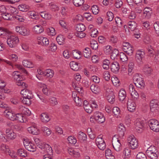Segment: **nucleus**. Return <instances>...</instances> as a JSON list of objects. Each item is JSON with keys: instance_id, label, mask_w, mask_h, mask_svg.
I'll list each match as a JSON object with an SVG mask.
<instances>
[{"instance_id": "nucleus-2", "label": "nucleus", "mask_w": 159, "mask_h": 159, "mask_svg": "<svg viewBox=\"0 0 159 159\" xmlns=\"http://www.w3.org/2000/svg\"><path fill=\"white\" fill-rule=\"evenodd\" d=\"M134 84L138 88H143L145 85V84L142 76L139 74H136L133 77Z\"/></svg>"}, {"instance_id": "nucleus-12", "label": "nucleus", "mask_w": 159, "mask_h": 159, "mask_svg": "<svg viewBox=\"0 0 159 159\" xmlns=\"http://www.w3.org/2000/svg\"><path fill=\"white\" fill-rule=\"evenodd\" d=\"M38 44L43 46H47L49 43V41L48 39L43 36L39 37L37 38Z\"/></svg>"}, {"instance_id": "nucleus-21", "label": "nucleus", "mask_w": 159, "mask_h": 159, "mask_svg": "<svg viewBox=\"0 0 159 159\" xmlns=\"http://www.w3.org/2000/svg\"><path fill=\"white\" fill-rule=\"evenodd\" d=\"M23 65L26 67L32 68L34 67L33 63L29 60H24L22 61Z\"/></svg>"}, {"instance_id": "nucleus-7", "label": "nucleus", "mask_w": 159, "mask_h": 159, "mask_svg": "<svg viewBox=\"0 0 159 159\" xmlns=\"http://www.w3.org/2000/svg\"><path fill=\"white\" fill-rule=\"evenodd\" d=\"M23 144L25 148L29 151L34 152L36 150V147L28 139H23Z\"/></svg>"}, {"instance_id": "nucleus-54", "label": "nucleus", "mask_w": 159, "mask_h": 159, "mask_svg": "<svg viewBox=\"0 0 159 159\" xmlns=\"http://www.w3.org/2000/svg\"><path fill=\"white\" fill-rule=\"evenodd\" d=\"M130 94L132 98L134 101L137 100L139 98V95L136 91H134Z\"/></svg>"}, {"instance_id": "nucleus-35", "label": "nucleus", "mask_w": 159, "mask_h": 159, "mask_svg": "<svg viewBox=\"0 0 159 159\" xmlns=\"http://www.w3.org/2000/svg\"><path fill=\"white\" fill-rule=\"evenodd\" d=\"M83 54L84 56L86 58H89L91 56V51L90 49L88 48H86L83 52Z\"/></svg>"}, {"instance_id": "nucleus-30", "label": "nucleus", "mask_w": 159, "mask_h": 159, "mask_svg": "<svg viewBox=\"0 0 159 159\" xmlns=\"http://www.w3.org/2000/svg\"><path fill=\"white\" fill-rule=\"evenodd\" d=\"M20 111H22L25 115L30 116L31 114V112L28 109L24 107L23 106L20 105L19 107Z\"/></svg>"}, {"instance_id": "nucleus-32", "label": "nucleus", "mask_w": 159, "mask_h": 159, "mask_svg": "<svg viewBox=\"0 0 159 159\" xmlns=\"http://www.w3.org/2000/svg\"><path fill=\"white\" fill-rule=\"evenodd\" d=\"M70 65L71 69L77 71L79 69V66L77 63L73 61L70 63Z\"/></svg>"}, {"instance_id": "nucleus-40", "label": "nucleus", "mask_w": 159, "mask_h": 159, "mask_svg": "<svg viewBox=\"0 0 159 159\" xmlns=\"http://www.w3.org/2000/svg\"><path fill=\"white\" fill-rule=\"evenodd\" d=\"M144 125L143 122L142 121H138L135 124L136 129L137 130H139V129H142Z\"/></svg>"}, {"instance_id": "nucleus-23", "label": "nucleus", "mask_w": 159, "mask_h": 159, "mask_svg": "<svg viewBox=\"0 0 159 159\" xmlns=\"http://www.w3.org/2000/svg\"><path fill=\"white\" fill-rule=\"evenodd\" d=\"M78 138L81 142L85 141L87 139L86 135L83 132L80 131L78 134Z\"/></svg>"}, {"instance_id": "nucleus-9", "label": "nucleus", "mask_w": 159, "mask_h": 159, "mask_svg": "<svg viewBox=\"0 0 159 159\" xmlns=\"http://www.w3.org/2000/svg\"><path fill=\"white\" fill-rule=\"evenodd\" d=\"M122 45V49L124 52L130 56L133 54L134 49L133 47L129 43L127 42L123 43Z\"/></svg>"}, {"instance_id": "nucleus-63", "label": "nucleus", "mask_w": 159, "mask_h": 159, "mask_svg": "<svg viewBox=\"0 0 159 159\" xmlns=\"http://www.w3.org/2000/svg\"><path fill=\"white\" fill-rule=\"evenodd\" d=\"M91 9L93 13L95 15L98 14L99 11L98 7L97 5L93 6Z\"/></svg>"}, {"instance_id": "nucleus-39", "label": "nucleus", "mask_w": 159, "mask_h": 159, "mask_svg": "<svg viewBox=\"0 0 159 159\" xmlns=\"http://www.w3.org/2000/svg\"><path fill=\"white\" fill-rule=\"evenodd\" d=\"M15 120H17L18 121L23 123L24 122V119L25 118L23 114L20 113H18L16 115Z\"/></svg>"}, {"instance_id": "nucleus-49", "label": "nucleus", "mask_w": 159, "mask_h": 159, "mask_svg": "<svg viewBox=\"0 0 159 159\" xmlns=\"http://www.w3.org/2000/svg\"><path fill=\"white\" fill-rule=\"evenodd\" d=\"M120 60L123 62H125L128 60V58L126 55L123 52H120L119 54Z\"/></svg>"}, {"instance_id": "nucleus-6", "label": "nucleus", "mask_w": 159, "mask_h": 159, "mask_svg": "<svg viewBox=\"0 0 159 159\" xmlns=\"http://www.w3.org/2000/svg\"><path fill=\"white\" fill-rule=\"evenodd\" d=\"M129 147L132 149L137 148L138 146V142L136 138L133 135L129 136L127 139Z\"/></svg>"}, {"instance_id": "nucleus-17", "label": "nucleus", "mask_w": 159, "mask_h": 159, "mask_svg": "<svg viewBox=\"0 0 159 159\" xmlns=\"http://www.w3.org/2000/svg\"><path fill=\"white\" fill-rule=\"evenodd\" d=\"M110 67L111 71L115 73H116L118 71L120 68L119 64L117 61L112 62Z\"/></svg>"}, {"instance_id": "nucleus-47", "label": "nucleus", "mask_w": 159, "mask_h": 159, "mask_svg": "<svg viewBox=\"0 0 159 159\" xmlns=\"http://www.w3.org/2000/svg\"><path fill=\"white\" fill-rule=\"evenodd\" d=\"M73 3L76 7H80L84 3V0H73Z\"/></svg>"}, {"instance_id": "nucleus-29", "label": "nucleus", "mask_w": 159, "mask_h": 159, "mask_svg": "<svg viewBox=\"0 0 159 159\" xmlns=\"http://www.w3.org/2000/svg\"><path fill=\"white\" fill-rule=\"evenodd\" d=\"M28 131L33 134L37 135L39 133L38 129L34 126H31L28 128Z\"/></svg>"}, {"instance_id": "nucleus-44", "label": "nucleus", "mask_w": 159, "mask_h": 159, "mask_svg": "<svg viewBox=\"0 0 159 159\" xmlns=\"http://www.w3.org/2000/svg\"><path fill=\"white\" fill-rule=\"evenodd\" d=\"M81 52L76 50L73 51L72 55L74 57L77 59H79L81 57Z\"/></svg>"}, {"instance_id": "nucleus-14", "label": "nucleus", "mask_w": 159, "mask_h": 159, "mask_svg": "<svg viewBox=\"0 0 159 159\" xmlns=\"http://www.w3.org/2000/svg\"><path fill=\"white\" fill-rule=\"evenodd\" d=\"M4 114L6 117L12 121H14L16 119V115L11 110H7L4 111Z\"/></svg>"}, {"instance_id": "nucleus-31", "label": "nucleus", "mask_w": 159, "mask_h": 159, "mask_svg": "<svg viewBox=\"0 0 159 159\" xmlns=\"http://www.w3.org/2000/svg\"><path fill=\"white\" fill-rule=\"evenodd\" d=\"M119 51L116 49H114L111 53V57L112 60H115L118 59V57H119Z\"/></svg>"}, {"instance_id": "nucleus-19", "label": "nucleus", "mask_w": 159, "mask_h": 159, "mask_svg": "<svg viewBox=\"0 0 159 159\" xmlns=\"http://www.w3.org/2000/svg\"><path fill=\"white\" fill-rule=\"evenodd\" d=\"M12 34V32L7 29L4 28L2 27H0V36H9L11 35Z\"/></svg>"}, {"instance_id": "nucleus-56", "label": "nucleus", "mask_w": 159, "mask_h": 159, "mask_svg": "<svg viewBox=\"0 0 159 159\" xmlns=\"http://www.w3.org/2000/svg\"><path fill=\"white\" fill-rule=\"evenodd\" d=\"M67 139L69 143L71 144H75L77 142L76 139L72 136H69L68 138Z\"/></svg>"}, {"instance_id": "nucleus-20", "label": "nucleus", "mask_w": 159, "mask_h": 159, "mask_svg": "<svg viewBox=\"0 0 159 159\" xmlns=\"http://www.w3.org/2000/svg\"><path fill=\"white\" fill-rule=\"evenodd\" d=\"M41 120L43 122L47 123L50 120L49 116L46 113H43L41 116Z\"/></svg>"}, {"instance_id": "nucleus-41", "label": "nucleus", "mask_w": 159, "mask_h": 159, "mask_svg": "<svg viewBox=\"0 0 159 159\" xmlns=\"http://www.w3.org/2000/svg\"><path fill=\"white\" fill-rule=\"evenodd\" d=\"M111 81L114 86H117L120 85V80L116 77H112L111 78Z\"/></svg>"}, {"instance_id": "nucleus-11", "label": "nucleus", "mask_w": 159, "mask_h": 159, "mask_svg": "<svg viewBox=\"0 0 159 159\" xmlns=\"http://www.w3.org/2000/svg\"><path fill=\"white\" fill-rule=\"evenodd\" d=\"M94 118L100 124L104 122L105 120V118L103 115L99 111H97L94 113Z\"/></svg>"}, {"instance_id": "nucleus-5", "label": "nucleus", "mask_w": 159, "mask_h": 159, "mask_svg": "<svg viewBox=\"0 0 159 159\" xmlns=\"http://www.w3.org/2000/svg\"><path fill=\"white\" fill-rule=\"evenodd\" d=\"M118 137L117 135H114L112 140V145L113 148L117 152L120 151L122 148L120 140Z\"/></svg>"}, {"instance_id": "nucleus-22", "label": "nucleus", "mask_w": 159, "mask_h": 159, "mask_svg": "<svg viewBox=\"0 0 159 159\" xmlns=\"http://www.w3.org/2000/svg\"><path fill=\"white\" fill-rule=\"evenodd\" d=\"M129 29L131 31L134 30L137 27V24L134 21H130L128 23Z\"/></svg>"}, {"instance_id": "nucleus-8", "label": "nucleus", "mask_w": 159, "mask_h": 159, "mask_svg": "<svg viewBox=\"0 0 159 159\" xmlns=\"http://www.w3.org/2000/svg\"><path fill=\"white\" fill-rule=\"evenodd\" d=\"M148 125L151 129L155 132H159V122L155 119L150 120Z\"/></svg>"}, {"instance_id": "nucleus-50", "label": "nucleus", "mask_w": 159, "mask_h": 159, "mask_svg": "<svg viewBox=\"0 0 159 159\" xmlns=\"http://www.w3.org/2000/svg\"><path fill=\"white\" fill-rule=\"evenodd\" d=\"M18 154L20 156L25 157L27 156V153L26 151L23 149H19L18 150Z\"/></svg>"}, {"instance_id": "nucleus-34", "label": "nucleus", "mask_w": 159, "mask_h": 159, "mask_svg": "<svg viewBox=\"0 0 159 159\" xmlns=\"http://www.w3.org/2000/svg\"><path fill=\"white\" fill-rule=\"evenodd\" d=\"M11 133L6 135L7 141H9L11 140H13L15 139L16 136V133L13 131H11Z\"/></svg>"}, {"instance_id": "nucleus-18", "label": "nucleus", "mask_w": 159, "mask_h": 159, "mask_svg": "<svg viewBox=\"0 0 159 159\" xmlns=\"http://www.w3.org/2000/svg\"><path fill=\"white\" fill-rule=\"evenodd\" d=\"M136 106L135 102L132 100L128 101L127 103V109L129 111L133 112L135 109Z\"/></svg>"}, {"instance_id": "nucleus-61", "label": "nucleus", "mask_w": 159, "mask_h": 159, "mask_svg": "<svg viewBox=\"0 0 159 159\" xmlns=\"http://www.w3.org/2000/svg\"><path fill=\"white\" fill-rule=\"evenodd\" d=\"M83 16L88 21H91L93 19V17L89 13H85L84 14Z\"/></svg>"}, {"instance_id": "nucleus-4", "label": "nucleus", "mask_w": 159, "mask_h": 159, "mask_svg": "<svg viewBox=\"0 0 159 159\" xmlns=\"http://www.w3.org/2000/svg\"><path fill=\"white\" fill-rule=\"evenodd\" d=\"M19 41V39L17 36L11 35L8 36L7 42L10 47L14 48L16 46Z\"/></svg>"}, {"instance_id": "nucleus-60", "label": "nucleus", "mask_w": 159, "mask_h": 159, "mask_svg": "<svg viewBox=\"0 0 159 159\" xmlns=\"http://www.w3.org/2000/svg\"><path fill=\"white\" fill-rule=\"evenodd\" d=\"M136 159H147V157L144 154L140 152L136 155Z\"/></svg>"}, {"instance_id": "nucleus-46", "label": "nucleus", "mask_w": 159, "mask_h": 159, "mask_svg": "<svg viewBox=\"0 0 159 159\" xmlns=\"http://www.w3.org/2000/svg\"><path fill=\"white\" fill-rule=\"evenodd\" d=\"M47 32L48 34L50 36H54L56 34L55 29L52 27L48 28L47 29Z\"/></svg>"}, {"instance_id": "nucleus-55", "label": "nucleus", "mask_w": 159, "mask_h": 159, "mask_svg": "<svg viewBox=\"0 0 159 159\" xmlns=\"http://www.w3.org/2000/svg\"><path fill=\"white\" fill-rule=\"evenodd\" d=\"M23 98V99L22 100V102L24 104L28 105L30 104L31 99H32L33 98H30L29 97Z\"/></svg>"}, {"instance_id": "nucleus-52", "label": "nucleus", "mask_w": 159, "mask_h": 159, "mask_svg": "<svg viewBox=\"0 0 159 159\" xmlns=\"http://www.w3.org/2000/svg\"><path fill=\"white\" fill-rule=\"evenodd\" d=\"M90 46L91 48L93 50H96L98 47L97 42L95 40H93L90 42Z\"/></svg>"}, {"instance_id": "nucleus-48", "label": "nucleus", "mask_w": 159, "mask_h": 159, "mask_svg": "<svg viewBox=\"0 0 159 159\" xmlns=\"http://www.w3.org/2000/svg\"><path fill=\"white\" fill-rule=\"evenodd\" d=\"M41 129L43 131L44 134L47 136L50 135L52 132L51 130L49 128L46 127H42Z\"/></svg>"}, {"instance_id": "nucleus-1", "label": "nucleus", "mask_w": 159, "mask_h": 159, "mask_svg": "<svg viewBox=\"0 0 159 159\" xmlns=\"http://www.w3.org/2000/svg\"><path fill=\"white\" fill-rule=\"evenodd\" d=\"M20 74V73L19 71H15L12 73V75L18 85L26 87L27 86V84L22 80L23 78L21 77Z\"/></svg>"}, {"instance_id": "nucleus-27", "label": "nucleus", "mask_w": 159, "mask_h": 159, "mask_svg": "<svg viewBox=\"0 0 159 159\" xmlns=\"http://www.w3.org/2000/svg\"><path fill=\"white\" fill-rule=\"evenodd\" d=\"M159 103L157 100L152 99L150 102V107L151 111L153 110L154 108L157 107L158 106Z\"/></svg>"}, {"instance_id": "nucleus-36", "label": "nucleus", "mask_w": 159, "mask_h": 159, "mask_svg": "<svg viewBox=\"0 0 159 159\" xmlns=\"http://www.w3.org/2000/svg\"><path fill=\"white\" fill-rule=\"evenodd\" d=\"M29 7L25 4H21L18 6V9L20 11L23 12H26L29 10Z\"/></svg>"}, {"instance_id": "nucleus-43", "label": "nucleus", "mask_w": 159, "mask_h": 159, "mask_svg": "<svg viewBox=\"0 0 159 159\" xmlns=\"http://www.w3.org/2000/svg\"><path fill=\"white\" fill-rule=\"evenodd\" d=\"M0 149L6 154H7V152H8L10 151L9 147L4 144H1L0 146Z\"/></svg>"}, {"instance_id": "nucleus-28", "label": "nucleus", "mask_w": 159, "mask_h": 159, "mask_svg": "<svg viewBox=\"0 0 159 159\" xmlns=\"http://www.w3.org/2000/svg\"><path fill=\"white\" fill-rule=\"evenodd\" d=\"M90 89L93 93L95 94L99 93L100 91V88L97 85L92 84L90 86Z\"/></svg>"}, {"instance_id": "nucleus-51", "label": "nucleus", "mask_w": 159, "mask_h": 159, "mask_svg": "<svg viewBox=\"0 0 159 159\" xmlns=\"http://www.w3.org/2000/svg\"><path fill=\"white\" fill-rule=\"evenodd\" d=\"M110 63V61L108 60L105 59L103 61L102 67L104 69L106 70L109 68V65Z\"/></svg>"}, {"instance_id": "nucleus-62", "label": "nucleus", "mask_w": 159, "mask_h": 159, "mask_svg": "<svg viewBox=\"0 0 159 159\" xmlns=\"http://www.w3.org/2000/svg\"><path fill=\"white\" fill-rule=\"evenodd\" d=\"M103 78L106 81H108L110 80V75L108 71H104L103 73Z\"/></svg>"}, {"instance_id": "nucleus-3", "label": "nucleus", "mask_w": 159, "mask_h": 159, "mask_svg": "<svg viewBox=\"0 0 159 159\" xmlns=\"http://www.w3.org/2000/svg\"><path fill=\"white\" fill-rule=\"evenodd\" d=\"M147 155L151 159H157L158 153L154 146H151L146 151Z\"/></svg>"}, {"instance_id": "nucleus-16", "label": "nucleus", "mask_w": 159, "mask_h": 159, "mask_svg": "<svg viewBox=\"0 0 159 159\" xmlns=\"http://www.w3.org/2000/svg\"><path fill=\"white\" fill-rule=\"evenodd\" d=\"M43 151L44 153H47V155H51L53 154L52 147L48 144L45 143L44 145Z\"/></svg>"}, {"instance_id": "nucleus-10", "label": "nucleus", "mask_w": 159, "mask_h": 159, "mask_svg": "<svg viewBox=\"0 0 159 159\" xmlns=\"http://www.w3.org/2000/svg\"><path fill=\"white\" fill-rule=\"evenodd\" d=\"M145 56V53L144 51L138 50L136 53V60L139 64H142L143 60Z\"/></svg>"}, {"instance_id": "nucleus-58", "label": "nucleus", "mask_w": 159, "mask_h": 159, "mask_svg": "<svg viewBox=\"0 0 159 159\" xmlns=\"http://www.w3.org/2000/svg\"><path fill=\"white\" fill-rule=\"evenodd\" d=\"M84 108L86 112L89 113H91L93 110V107L90 104H89L87 106H84Z\"/></svg>"}, {"instance_id": "nucleus-24", "label": "nucleus", "mask_w": 159, "mask_h": 159, "mask_svg": "<svg viewBox=\"0 0 159 159\" xmlns=\"http://www.w3.org/2000/svg\"><path fill=\"white\" fill-rule=\"evenodd\" d=\"M33 30L36 34H39L43 32V29L41 25H37L34 26Z\"/></svg>"}, {"instance_id": "nucleus-25", "label": "nucleus", "mask_w": 159, "mask_h": 159, "mask_svg": "<svg viewBox=\"0 0 159 159\" xmlns=\"http://www.w3.org/2000/svg\"><path fill=\"white\" fill-rule=\"evenodd\" d=\"M119 98L120 100L123 101L125 98L126 92L123 89H121L119 92Z\"/></svg>"}, {"instance_id": "nucleus-45", "label": "nucleus", "mask_w": 159, "mask_h": 159, "mask_svg": "<svg viewBox=\"0 0 159 159\" xmlns=\"http://www.w3.org/2000/svg\"><path fill=\"white\" fill-rule=\"evenodd\" d=\"M2 17L5 20H10L12 18L11 14L9 13L4 12L2 14Z\"/></svg>"}, {"instance_id": "nucleus-13", "label": "nucleus", "mask_w": 159, "mask_h": 159, "mask_svg": "<svg viewBox=\"0 0 159 159\" xmlns=\"http://www.w3.org/2000/svg\"><path fill=\"white\" fill-rule=\"evenodd\" d=\"M27 86L26 87H24L22 86H21L22 88H24V89L21 90L20 94L23 97H29L30 98H33V96L31 91L26 89Z\"/></svg>"}, {"instance_id": "nucleus-38", "label": "nucleus", "mask_w": 159, "mask_h": 159, "mask_svg": "<svg viewBox=\"0 0 159 159\" xmlns=\"http://www.w3.org/2000/svg\"><path fill=\"white\" fill-rule=\"evenodd\" d=\"M54 72L53 70L51 69H47L45 72V76L50 78H52L53 76Z\"/></svg>"}, {"instance_id": "nucleus-59", "label": "nucleus", "mask_w": 159, "mask_h": 159, "mask_svg": "<svg viewBox=\"0 0 159 159\" xmlns=\"http://www.w3.org/2000/svg\"><path fill=\"white\" fill-rule=\"evenodd\" d=\"M118 41V39L116 36L111 35L109 39L110 42L111 43L115 44Z\"/></svg>"}, {"instance_id": "nucleus-33", "label": "nucleus", "mask_w": 159, "mask_h": 159, "mask_svg": "<svg viewBox=\"0 0 159 159\" xmlns=\"http://www.w3.org/2000/svg\"><path fill=\"white\" fill-rule=\"evenodd\" d=\"M85 26L82 24H79L77 25L76 30L78 32H83L85 30Z\"/></svg>"}, {"instance_id": "nucleus-26", "label": "nucleus", "mask_w": 159, "mask_h": 159, "mask_svg": "<svg viewBox=\"0 0 159 159\" xmlns=\"http://www.w3.org/2000/svg\"><path fill=\"white\" fill-rule=\"evenodd\" d=\"M108 101L111 104H113L115 101V96L114 93L111 92L109 93L107 96Z\"/></svg>"}, {"instance_id": "nucleus-42", "label": "nucleus", "mask_w": 159, "mask_h": 159, "mask_svg": "<svg viewBox=\"0 0 159 159\" xmlns=\"http://www.w3.org/2000/svg\"><path fill=\"white\" fill-rule=\"evenodd\" d=\"M58 43L60 45H62L65 42V39L62 35H59L56 38Z\"/></svg>"}, {"instance_id": "nucleus-15", "label": "nucleus", "mask_w": 159, "mask_h": 159, "mask_svg": "<svg viewBox=\"0 0 159 159\" xmlns=\"http://www.w3.org/2000/svg\"><path fill=\"white\" fill-rule=\"evenodd\" d=\"M152 14V9L148 7L144 8L143 11V16L146 19L150 18Z\"/></svg>"}, {"instance_id": "nucleus-64", "label": "nucleus", "mask_w": 159, "mask_h": 159, "mask_svg": "<svg viewBox=\"0 0 159 159\" xmlns=\"http://www.w3.org/2000/svg\"><path fill=\"white\" fill-rule=\"evenodd\" d=\"M107 19L110 21H111L114 18L113 13L109 11L107 12Z\"/></svg>"}, {"instance_id": "nucleus-53", "label": "nucleus", "mask_w": 159, "mask_h": 159, "mask_svg": "<svg viewBox=\"0 0 159 159\" xmlns=\"http://www.w3.org/2000/svg\"><path fill=\"white\" fill-rule=\"evenodd\" d=\"M112 47L108 45L104 47L103 50L105 53L106 54H109L111 52Z\"/></svg>"}, {"instance_id": "nucleus-37", "label": "nucleus", "mask_w": 159, "mask_h": 159, "mask_svg": "<svg viewBox=\"0 0 159 159\" xmlns=\"http://www.w3.org/2000/svg\"><path fill=\"white\" fill-rule=\"evenodd\" d=\"M19 34L23 36H27L29 34V31L24 27H21Z\"/></svg>"}, {"instance_id": "nucleus-57", "label": "nucleus", "mask_w": 159, "mask_h": 159, "mask_svg": "<svg viewBox=\"0 0 159 159\" xmlns=\"http://www.w3.org/2000/svg\"><path fill=\"white\" fill-rule=\"evenodd\" d=\"M153 26L156 34L159 36V22L155 23Z\"/></svg>"}]
</instances>
